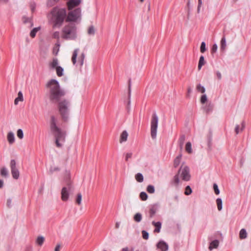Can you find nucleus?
<instances>
[{
    "label": "nucleus",
    "instance_id": "nucleus-27",
    "mask_svg": "<svg viewBox=\"0 0 251 251\" xmlns=\"http://www.w3.org/2000/svg\"><path fill=\"white\" fill-rule=\"evenodd\" d=\"M203 109L206 113H209L212 111L213 105L211 103H208L203 107Z\"/></svg>",
    "mask_w": 251,
    "mask_h": 251
},
{
    "label": "nucleus",
    "instance_id": "nucleus-32",
    "mask_svg": "<svg viewBox=\"0 0 251 251\" xmlns=\"http://www.w3.org/2000/svg\"><path fill=\"white\" fill-rule=\"evenodd\" d=\"M217 208L219 211H221L223 208V201L221 198H217L216 200Z\"/></svg>",
    "mask_w": 251,
    "mask_h": 251
},
{
    "label": "nucleus",
    "instance_id": "nucleus-7",
    "mask_svg": "<svg viewBox=\"0 0 251 251\" xmlns=\"http://www.w3.org/2000/svg\"><path fill=\"white\" fill-rule=\"evenodd\" d=\"M81 16V9L77 8L74 10L69 12L67 16H66V21L71 22H76Z\"/></svg>",
    "mask_w": 251,
    "mask_h": 251
},
{
    "label": "nucleus",
    "instance_id": "nucleus-20",
    "mask_svg": "<svg viewBox=\"0 0 251 251\" xmlns=\"http://www.w3.org/2000/svg\"><path fill=\"white\" fill-rule=\"evenodd\" d=\"M212 133L211 130L209 131L208 134L207 135V145L209 150H211L212 146Z\"/></svg>",
    "mask_w": 251,
    "mask_h": 251
},
{
    "label": "nucleus",
    "instance_id": "nucleus-45",
    "mask_svg": "<svg viewBox=\"0 0 251 251\" xmlns=\"http://www.w3.org/2000/svg\"><path fill=\"white\" fill-rule=\"evenodd\" d=\"M192 193V189L190 186H187L185 188V191L184 192L185 195H189Z\"/></svg>",
    "mask_w": 251,
    "mask_h": 251
},
{
    "label": "nucleus",
    "instance_id": "nucleus-33",
    "mask_svg": "<svg viewBox=\"0 0 251 251\" xmlns=\"http://www.w3.org/2000/svg\"><path fill=\"white\" fill-rule=\"evenodd\" d=\"M142 218V216L141 214L140 213H137L134 216L133 219L136 222L139 223L141 221Z\"/></svg>",
    "mask_w": 251,
    "mask_h": 251
},
{
    "label": "nucleus",
    "instance_id": "nucleus-3",
    "mask_svg": "<svg viewBox=\"0 0 251 251\" xmlns=\"http://www.w3.org/2000/svg\"><path fill=\"white\" fill-rule=\"evenodd\" d=\"M51 13L53 22V27H60L61 26L67 16L66 9L65 8L54 7Z\"/></svg>",
    "mask_w": 251,
    "mask_h": 251
},
{
    "label": "nucleus",
    "instance_id": "nucleus-39",
    "mask_svg": "<svg viewBox=\"0 0 251 251\" xmlns=\"http://www.w3.org/2000/svg\"><path fill=\"white\" fill-rule=\"evenodd\" d=\"M147 191L150 194H153L155 192V189L153 185H149L147 187Z\"/></svg>",
    "mask_w": 251,
    "mask_h": 251
},
{
    "label": "nucleus",
    "instance_id": "nucleus-8",
    "mask_svg": "<svg viewBox=\"0 0 251 251\" xmlns=\"http://www.w3.org/2000/svg\"><path fill=\"white\" fill-rule=\"evenodd\" d=\"M74 189L73 185H71L70 182L68 183L67 186L62 188L61 192V198L64 201H66L69 200L70 192L73 191Z\"/></svg>",
    "mask_w": 251,
    "mask_h": 251
},
{
    "label": "nucleus",
    "instance_id": "nucleus-17",
    "mask_svg": "<svg viewBox=\"0 0 251 251\" xmlns=\"http://www.w3.org/2000/svg\"><path fill=\"white\" fill-rule=\"evenodd\" d=\"M152 225L155 227L154 232L159 233L160 231L162 224L160 222H152Z\"/></svg>",
    "mask_w": 251,
    "mask_h": 251
},
{
    "label": "nucleus",
    "instance_id": "nucleus-11",
    "mask_svg": "<svg viewBox=\"0 0 251 251\" xmlns=\"http://www.w3.org/2000/svg\"><path fill=\"white\" fill-rule=\"evenodd\" d=\"M80 2V0H70L67 2V6L69 10H71L75 7L77 6Z\"/></svg>",
    "mask_w": 251,
    "mask_h": 251
},
{
    "label": "nucleus",
    "instance_id": "nucleus-56",
    "mask_svg": "<svg viewBox=\"0 0 251 251\" xmlns=\"http://www.w3.org/2000/svg\"><path fill=\"white\" fill-rule=\"evenodd\" d=\"M53 38L55 39H59V32L58 31H55L52 35Z\"/></svg>",
    "mask_w": 251,
    "mask_h": 251
},
{
    "label": "nucleus",
    "instance_id": "nucleus-50",
    "mask_svg": "<svg viewBox=\"0 0 251 251\" xmlns=\"http://www.w3.org/2000/svg\"><path fill=\"white\" fill-rule=\"evenodd\" d=\"M60 170V168L59 167H50V174H52L53 172H56V171H59Z\"/></svg>",
    "mask_w": 251,
    "mask_h": 251
},
{
    "label": "nucleus",
    "instance_id": "nucleus-46",
    "mask_svg": "<svg viewBox=\"0 0 251 251\" xmlns=\"http://www.w3.org/2000/svg\"><path fill=\"white\" fill-rule=\"evenodd\" d=\"M17 135L18 138L22 139L24 137V133L22 129H19L17 130Z\"/></svg>",
    "mask_w": 251,
    "mask_h": 251
},
{
    "label": "nucleus",
    "instance_id": "nucleus-54",
    "mask_svg": "<svg viewBox=\"0 0 251 251\" xmlns=\"http://www.w3.org/2000/svg\"><path fill=\"white\" fill-rule=\"evenodd\" d=\"M30 7L32 12H34L36 8V4L34 2H31L30 4Z\"/></svg>",
    "mask_w": 251,
    "mask_h": 251
},
{
    "label": "nucleus",
    "instance_id": "nucleus-52",
    "mask_svg": "<svg viewBox=\"0 0 251 251\" xmlns=\"http://www.w3.org/2000/svg\"><path fill=\"white\" fill-rule=\"evenodd\" d=\"M207 100V96L205 94L202 95L201 98V102L202 104L204 103Z\"/></svg>",
    "mask_w": 251,
    "mask_h": 251
},
{
    "label": "nucleus",
    "instance_id": "nucleus-30",
    "mask_svg": "<svg viewBox=\"0 0 251 251\" xmlns=\"http://www.w3.org/2000/svg\"><path fill=\"white\" fill-rule=\"evenodd\" d=\"M179 174L177 173L173 178L172 183H174L176 186H177L179 183Z\"/></svg>",
    "mask_w": 251,
    "mask_h": 251
},
{
    "label": "nucleus",
    "instance_id": "nucleus-13",
    "mask_svg": "<svg viewBox=\"0 0 251 251\" xmlns=\"http://www.w3.org/2000/svg\"><path fill=\"white\" fill-rule=\"evenodd\" d=\"M64 181L65 183L66 186H67L68 182L70 183L71 185L72 184V182L71 180V176L70 172L69 171H66L65 173V175L64 177Z\"/></svg>",
    "mask_w": 251,
    "mask_h": 251
},
{
    "label": "nucleus",
    "instance_id": "nucleus-10",
    "mask_svg": "<svg viewBox=\"0 0 251 251\" xmlns=\"http://www.w3.org/2000/svg\"><path fill=\"white\" fill-rule=\"evenodd\" d=\"M158 203H154L150 206L149 210V218L151 219L154 217L159 208Z\"/></svg>",
    "mask_w": 251,
    "mask_h": 251
},
{
    "label": "nucleus",
    "instance_id": "nucleus-41",
    "mask_svg": "<svg viewBox=\"0 0 251 251\" xmlns=\"http://www.w3.org/2000/svg\"><path fill=\"white\" fill-rule=\"evenodd\" d=\"M95 33V29L93 25H91L88 29V34L90 35H94Z\"/></svg>",
    "mask_w": 251,
    "mask_h": 251
},
{
    "label": "nucleus",
    "instance_id": "nucleus-48",
    "mask_svg": "<svg viewBox=\"0 0 251 251\" xmlns=\"http://www.w3.org/2000/svg\"><path fill=\"white\" fill-rule=\"evenodd\" d=\"M142 234L143 238L144 239L147 240L149 239V234L147 231H146L145 230H142Z\"/></svg>",
    "mask_w": 251,
    "mask_h": 251
},
{
    "label": "nucleus",
    "instance_id": "nucleus-35",
    "mask_svg": "<svg viewBox=\"0 0 251 251\" xmlns=\"http://www.w3.org/2000/svg\"><path fill=\"white\" fill-rule=\"evenodd\" d=\"M85 57V55L84 52H82L80 56L78 58V63H79L80 67L82 66L83 65Z\"/></svg>",
    "mask_w": 251,
    "mask_h": 251
},
{
    "label": "nucleus",
    "instance_id": "nucleus-31",
    "mask_svg": "<svg viewBox=\"0 0 251 251\" xmlns=\"http://www.w3.org/2000/svg\"><path fill=\"white\" fill-rule=\"evenodd\" d=\"M55 69L57 75L59 77L62 76L63 75V68L61 66H58Z\"/></svg>",
    "mask_w": 251,
    "mask_h": 251
},
{
    "label": "nucleus",
    "instance_id": "nucleus-6",
    "mask_svg": "<svg viewBox=\"0 0 251 251\" xmlns=\"http://www.w3.org/2000/svg\"><path fill=\"white\" fill-rule=\"evenodd\" d=\"M178 174L180 175V177L182 180L188 181L190 180L191 175L190 174V169L187 166H184L183 163L181 165L178 171Z\"/></svg>",
    "mask_w": 251,
    "mask_h": 251
},
{
    "label": "nucleus",
    "instance_id": "nucleus-21",
    "mask_svg": "<svg viewBox=\"0 0 251 251\" xmlns=\"http://www.w3.org/2000/svg\"><path fill=\"white\" fill-rule=\"evenodd\" d=\"M185 140V136L184 134L180 135L178 143L181 150L183 149V145Z\"/></svg>",
    "mask_w": 251,
    "mask_h": 251
},
{
    "label": "nucleus",
    "instance_id": "nucleus-4",
    "mask_svg": "<svg viewBox=\"0 0 251 251\" xmlns=\"http://www.w3.org/2000/svg\"><path fill=\"white\" fill-rule=\"evenodd\" d=\"M76 30L75 24L69 23L62 28L61 37L65 40H75L77 37Z\"/></svg>",
    "mask_w": 251,
    "mask_h": 251
},
{
    "label": "nucleus",
    "instance_id": "nucleus-60",
    "mask_svg": "<svg viewBox=\"0 0 251 251\" xmlns=\"http://www.w3.org/2000/svg\"><path fill=\"white\" fill-rule=\"evenodd\" d=\"M216 75H217V76L218 77V78L220 80L222 78V75L221 74V73L219 72V71H217L216 72Z\"/></svg>",
    "mask_w": 251,
    "mask_h": 251
},
{
    "label": "nucleus",
    "instance_id": "nucleus-22",
    "mask_svg": "<svg viewBox=\"0 0 251 251\" xmlns=\"http://www.w3.org/2000/svg\"><path fill=\"white\" fill-rule=\"evenodd\" d=\"M79 51L78 49H76L74 50L73 55L72 57V61L74 65H75L76 63V58Z\"/></svg>",
    "mask_w": 251,
    "mask_h": 251
},
{
    "label": "nucleus",
    "instance_id": "nucleus-9",
    "mask_svg": "<svg viewBox=\"0 0 251 251\" xmlns=\"http://www.w3.org/2000/svg\"><path fill=\"white\" fill-rule=\"evenodd\" d=\"M10 166L12 177L15 179H18L20 173L16 167V162L14 159H12L10 161Z\"/></svg>",
    "mask_w": 251,
    "mask_h": 251
},
{
    "label": "nucleus",
    "instance_id": "nucleus-49",
    "mask_svg": "<svg viewBox=\"0 0 251 251\" xmlns=\"http://www.w3.org/2000/svg\"><path fill=\"white\" fill-rule=\"evenodd\" d=\"M206 45L204 42H202L200 47V50L201 53H203L206 50Z\"/></svg>",
    "mask_w": 251,
    "mask_h": 251
},
{
    "label": "nucleus",
    "instance_id": "nucleus-26",
    "mask_svg": "<svg viewBox=\"0 0 251 251\" xmlns=\"http://www.w3.org/2000/svg\"><path fill=\"white\" fill-rule=\"evenodd\" d=\"M247 237V232L245 229L242 228L239 232V237L241 239H246Z\"/></svg>",
    "mask_w": 251,
    "mask_h": 251
},
{
    "label": "nucleus",
    "instance_id": "nucleus-55",
    "mask_svg": "<svg viewBox=\"0 0 251 251\" xmlns=\"http://www.w3.org/2000/svg\"><path fill=\"white\" fill-rule=\"evenodd\" d=\"M132 155V153L131 152L127 153L126 155V158H125L126 161H127L128 160L129 158H131Z\"/></svg>",
    "mask_w": 251,
    "mask_h": 251
},
{
    "label": "nucleus",
    "instance_id": "nucleus-28",
    "mask_svg": "<svg viewBox=\"0 0 251 251\" xmlns=\"http://www.w3.org/2000/svg\"><path fill=\"white\" fill-rule=\"evenodd\" d=\"M205 63L204 60V57L203 55H201L200 57L199 64H198V70H200L201 68V67L204 65Z\"/></svg>",
    "mask_w": 251,
    "mask_h": 251
},
{
    "label": "nucleus",
    "instance_id": "nucleus-57",
    "mask_svg": "<svg viewBox=\"0 0 251 251\" xmlns=\"http://www.w3.org/2000/svg\"><path fill=\"white\" fill-rule=\"evenodd\" d=\"M202 4V0H198V9H197V12L198 13H200V8Z\"/></svg>",
    "mask_w": 251,
    "mask_h": 251
},
{
    "label": "nucleus",
    "instance_id": "nucleus-19",
    "mask_svg": "<svg viewBox=\"0 0 251 251\" xmlns=\"http://www.w3.org/2000/svg\"><path fill=\"white\" fill-rule=\"evenodd\" d=\"M7 140L10 144L15 142V136L13 132L10 131L7 134Z\"/></svg>",
    "mask_w": 251,
    "mask_h": 251
},
{
    "label": "nucleus",
    "instance_id": "nucleus-53",
    "mask_svg": "<svg viewBox=\"0 0 251 251\" xmlns=\"http://www.w3.org/2000/svg\"><path fill=\"white\" fill-rule=\"evenodd\" d=\"M218 46L216 44H215L213 45L212 49H211V53H213L216 52L217 50Z\"/></svg>",
    "mask_w": 251,
    "mask_h": 251
},
{
    "label": "nucleus",
    "instance_id": "nucleus-42",
    "mask_svg": "<svg viewBox=\"0 0 251 251\" xmlns=\"http://www.w3.org/2000/svg\"><path fill=\"white\" fill-rule=\"evenodd\" d=\"M148 195L147 194V193L145 192H142L140 194V199L142 200V201H146L148 199Z\"/></svg>",
    "mask_w": 251,
    "mask_h": 251
},
{
    "label": "nucleus",
    "instance_id": "nucleus-29",
    "mask_svg": "<svg viewBox=\"0 0 251 251\" xmlns=\"http://www.w3.org/2000/svg\"><path fill=\"white\" fill-rule=\"evenodd\" d=\"M0 175L5 177L7 178L8 176V172L5 167H2L0 170Z\"/></svg>",
    "mask_w": 251,
    "mask_h": 251
},
{
    "label": "nucleus",
    "instance_id": "nucleus-36",
    "mask_svg": "<svg viewBox=\"0 0 251 251\" xmlns=\"http://www.w3.org/2000/svg\"><path fill=\"white\" fill-rule=\"evenodd\" d=\"M40 29V27L39 26V27H35L31 31H30V36L32 37V38H34L35 37V36H36V34L37 33V32Z\"/></svg>",
    "mask_w": 251,
    "mask_h": 251
},
{
    "label": "nucleus",
    "instance_id": "nucleus-44",
    "mask_svg": "<svg viewBox=\"0 0 251 251\" xmlns=\"http://www.w3.org/2000/svg\"><path fill=\"white\" fill-rule=\"evenodd\" d=\"M81 200H82V195L81 193H78L77 195L76 199V202L77 204L80 205L81 203Z\"/></svg>",
    "mask_w": 251,
    "mask_h": 251
},
{
    "label": "nucleus",
    "instance_id": "nucleus-61",
    "mask_svg": "<svg viewBox=\"0 0 251 251\" xmlns=\"http://www.w3.org/2000/svg\"><path fill=\"white\" fill-rule=\"evenodd\" d=\"M191 92H192L191 88L190 87H189L187 89V93H188V94L187 95V97H189V94L191 93Z\"/></svg>",
    "mask_w": 251,
    "mask_h": 251
},
{
    "label": "nucleus",
    "instance_id": "nucleus-15",
    "mask_svg": "<svg viewBox=\"0 0 251 251\" xmlns=\"http://www.w3.org/2000/svg\"><path fill=\"white\" fill-rule=\"evenodd\" d=\"M131 80L130 78H129L128 80V101L127 102V110H129V105H130V102H131V101H130L131 92Z\"/></svg>",
    "mask_w": 251,
    "mask_h": 251
},
{
    "label": "nucleus",
    "instance_id": "nucleus-43",
    "mask_svg": "<svg viewBox=\"0 0 251 251\" xmlns=\"http://www.w3.org/2000/svg\"><path fill=\"white\" fill-rule=\"evenodd\" d=\"M59 0H48L47 2V5L49 7H51L55 4Z\"/></svg>",
    "mask_w": 251,
    "mask_h": 251
},
{
    "label": "nucleus",
    "instance_id": "nucleus-5",
    "mask_svg": "<svg viewBox=\"0 0 251 251\" xmlns=\"http://www.w3.org/2000/svg\"><path fill=\"white\" fill-rule=\"evenodd\" d=\"M158 117L155 112L152 114L151 120V135L153 139L156 137L158 127Z\"/></svg>",
    "mask_w": 251,
    "mask_h": 251
},
{
    "label": "nucleus",
    "instance_id": "nucleus-12",
    "mask_svg": "<svg viewBox=\"0 0 251 251\" xmlns=\"http://www.w3.org/2000/svg\"><path fill=\"white\" fill-rule=\"evenodd\" d=\"M157 248L161 250V251H167L168 250V245L164 241H160L156 245Z\"/></svg>",
    "mask_w": 251,
    "mask_h": 251
},
{
    "label": "nucleus",
    "instance_id": "nucleus-18",
    "mask_svg": "<svg viewBox=\"0 0 251 251\" xmlns=\"http://www.w3.org/2000/svg\"><path fill=\"white\" fill-rule=\"evenodd\" d=\"M219 245V241L218 240H214V241H212L210 243V245L209 246V250L211 251L213 250V249L215 248L216 249L218 247Z\"/></svg>",
    "mask_w": 251,
    "mask_h": 251
},
{
    "label": "nucleus",
    "instance_id": "nucleus-34",
    "mask_svg": "<svg viewBox=\"0 0 251 251\" xmlns=\"http://www.w3.org/2000/svg\"><path fill=\"white\" fill-rule=\"evenodd\" d=\"M135 179L137 181L139 182H142L144 180V177L141 173H138L135 176Z\"/></svg>",
    "mask_w": 251,
    "mask_h": 251
},
{
    "label": "nucleus",
    "instance_id": "nucleus-51",
    "mask_svg": "<svg viewBox=\"0 0 251 251\" xmlns=\"http://www.w3.org/2000/svg\"><path fill=\"white\" fill-rule=\"evenodd\" d=\"M213 189L215 194L219 195L220 194V190L218 188V186L216 183L213 184Z\"/></svg>",
    "mask_w": 251,
    "mask_h": 251
},
{
    "label": "nucleus",
    "instance_id": "nucleus-1",
    "mask_svg": "<svg viewBox=\"0 0 251 251\" xmlns=\"http://www.w3.org/2000/svg\"><path fill=\"white\" fill-rule=\"evenodd\" d=\"M47 90V95L50 101L53 103H58V109L62 120L67 122L69 119L71 103L69 100L61 98L65 95V92L60 88L59 82L51 79L46 84Z\"/></svg>",
    "mask_w": 251,
    "mask_h": 251
},
{
    "label": "nucleus",
    "instance_id": "nucleus-37",
    "mask_svg": "<svg viewBox=\"0 0 251 251\" xmlns=\"http://www.w3.org/2000/svg\"><path fill=\"white\" fill-rule=\"evenodd\" d=\"M45 241V238L43 236H38L36 239V243L40 246H41Z\"/></svg>",
    "mask_w": 251,
    "mask_h": 251
},
{
    "label": "nucleus",
    "instance_id": "nucleus-2",
    "mask_svg": "<svg viewBox=\"0 0 251 251\" xmlns=\"http://www.w3.org/2000/svg\"><path fill=\"white\" fill-rule=\"evenodd\" d=\"M57 123L56 118L53 115L51 116L50 122V130L55 139L56 146L58 148H61L63 146L61 143L65 141L66 132L57 126Z\"/></svg>",
    "mask_w": 251,
    "mask_h": 251
},
{
    "label": "nucleus",
    "instance_id": "nucleus-59",
    "mask_svg": "<svg viewBox=\"0 0 251 251\" xmlns=\"http://www.w3.org/2000/svg\"><path fill=\"white\" fill-rule=\"evenodd\" d=\"M239 125H237L235 128V131L236 134H238L239 132Z\"/></svg>",
    "mask_w": 251,
    "mask_h": 251
},
{
    "label": "nucleus",
    "instance_id": "nucleus-16",
    "mask_svg": "<svg viewBox=\"0 0 251 251\" xmlns=\"http://www.w3.org/2000/svg\"><path fill=\"white\" fill-rule=\"evenodd\" d=\"M128 135V133L126 130L123 131L120 135V143H122L123 142L126 141Z\"/></svg>",
    "mask_w": 251,
    "mask_h": 251
},
{
    "label": "nucleus",
    "instance_id": "nucleus-64",
    "mask_svg": "<svg viewBox=\"0 0 251 251\" xmlns=\"http://www.w3.org/2000/svg\"><path fill=\"white\" fill-rule=\"evenodd\" d=\"M241 125H242V127L241 128V130L242 131L245 127V122L244 121H243Z\"/></svg>",
    "mask_w": 251,
    "mask_h": 251
},
{
    "label": "nucleus",
    "instance_id": "nucleus-24",
    "mask_svg": "<svg viewBox=\"0 0 251 251\" xmlns=\"http://www.w3.org/2000/svg\"><path fill=\"white\" fill-rule=\"evenodd\" d=\"M182 154L178 155L174 160V167L175 168H177L180 163V160L181 159Z\"/></svg>",
    "mask_w": 251,
    "mask_h": 251
},
{
    "label": "nucleus",
    "instance_id": "nucleus-47",
    "mask_svg": "<svg viewBox=\"0 0 251 251\" xmlns=\"http://www.w3.org/2000/svg\"><path fill=\"white\" fill-rule=\"evenodd\" d=\"M23 22L25 23V24H26L28 22H29L31 23V25H30V26H33V23L32 22H31V19L27 18V17H26L25 16L23 17Z\"/></svg>",
    "mask_w": 251,
    "mask_h": 251
},
{
    "label": "nucleus",
    "instance_id": "nucleus-14",
    "mask_svg": "<svg viewBox=\"0 0 251 251\" xmlns=\"http://www.w3.org/2000/svg\"><path fill=\"white\" fill-rule=\"evenodd\" d=\"M226 47V35L224 33L223 36L221 39L220 42V49L222 51H224Z\"/></svg>",
    "mask_w": 251,
    "mask_h": 251
},
{
    "label": "nucleus",
    "instance_id": "nucleus-23",
    "mask_svg": "<svg viewBox=\"0 0 251 251\" xmlns=\"http://www.w3.org/2000/svg\"><path fill=\"white\" fill-rule=\"evenodd\" d=\"M58 60L57 58H53L51 62L50 63V67L51 69H54L58 67Z\"/></svg>",
    "mask_w": 251,
    "mask_h": 251
},
{
    "label": "nucleus",
    "instance_id": "nucleus-63",
    "mask_svg": "<svg viewBox=\"0 0 251 251\" xmlns=\"http://www.w3.org/2000/svg\"><path fill=\"white\" fill-rule=\"evenodd\" d=\"M25 251H32V248L31 247H27L26 248Z\"/></svg>",
    "mask_w": 251,
    "mask_h": 251
},
{
    "label": "nucleus",
    "instance_id": "nucleus-62",
    "mask_svg": "<svg viewBox=\"0 0 251 251\" xmlns=\"http://www.w3.org/2000/svg\"><path fill=\"white\" fill-rule=\"evenodd\" d=\"M60 246L59 244L56 245L54 251H60Z\"/></svg>",
    "mask_w": 251,
    "mask_h": 251
},
{
    "label": "nucleus",
    "instance_id": "nucleus-38",
    "mask_svg": "<svg viewBox=\"0 0 251 251\" xmlns=\"http://www.w3.org/2000/svg\"><path fill=\"white\" fill-rule=\"evenodd\" d=\"M196 89L198 92L204 93L205 91V89L204 86H201V84H199L197 85Z\"/></svg>",
    "mask_w": 251,
    "mask_h": 251
},
{
    "label": "nucleus",
    "instance_id": "nucleus-58",
    "mask_svg": "<svg viewBox=\"0 0 251 251\" xmlns=\"http://www.w3.org/2000/svg\"><path fill=\"white\" fill-rule=\"evenodd\" d=\"M11 203H12L11 199H8L7 201V206L9 208L11 207Z\"/></svg>",
    "mask_w": 251,
    "mask_h": 251
},
{
    "label": "nucleus",
    "instance_id": "nucleus-25",
    "mask_svg": "<svg viewBox=\"0 0 251 251\" xmlns=\"http://www.w3.org/2000/svg\"><path fill=\"white\" fill-rule=\"evenodd\" d=\"M24 100V98L23 96V94L21 91L19 92L18 94V97L15 99L14 100V104L15 105L18 104V102L19 101H23Z\"/></svg>",
    "mask_w": 251,
    "mask_h": 251
},
{
    "label": "nucleus",
    "instance_id": "nucleus-40",
    "mask_svg": "<svg viewBox=\"0 0 251 251\" xmlns=\"http://www.w3.org/2000/svg\"><path fill=\"white\" fill-rule=\"evenodd\" d=\"M185 150L187 152L189 153H192V148H191V143L189 142H187L186 144Z\"/></svg>",
    "mask_w": 251,
    "mask_h": 251
}]
</instances>
